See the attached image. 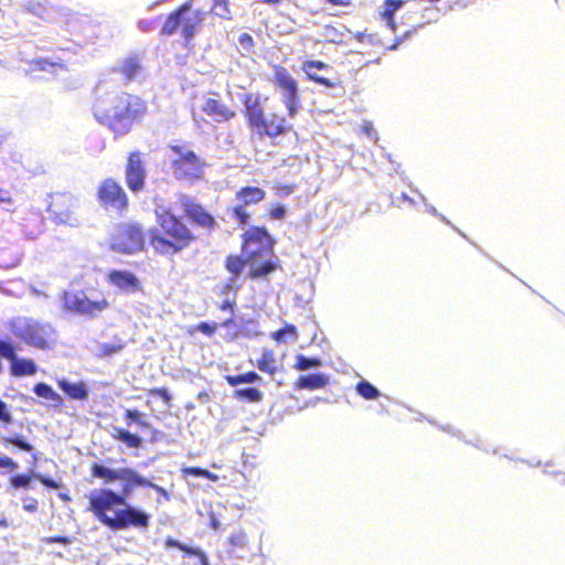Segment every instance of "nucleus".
<instances>
[{"instance_id":"nucleus-1","label":"nucleus","mask_w":565,"mask_h":565,"mask_svg":"<svg viewBox=\"0 0 565 565\" xmlns=\"http://www.w3.org/2000/svg\"><path fill=\"white\" fill-rule=\"evenodd\" d=\"M90 476L99 479L104 484L120 482V491L103 487L92 490L87 494L86 510L104 526L111 531H121L129 527L147 529L150 516L145 511L127 503L134 490L153 487L152 482L143 478L132 468L113 469L103 463L94 462L89 468Z\"/></svg>"},{"instance_id":"nucleus-2","label":"nucleus","mask_w":565,"mask_h":565,"mask_svg":"<svg viewBox=\"0 0 565 565\" xmlns=\"http://www.w3.org/2000/svg\"><path fill=\"white\" fill-rule=\"evenodd\" d=\"M94 118L116 136L127 135L147 113L146 102L127 92H107L97 86L92 104Z\"/></svg>"},{"instance_id":"nucleus-3","label":"nucleus","mask_w":565,"mask_h":565,"mask_svg":"<svg viewBox=\"0 0 565 565\" xmlns=\"http://www.w3.org/2000/svg\"><path fill=\"white\" fill-rule=\"evenodd\" d=\"M147 236L153 254L166 258L180 255L198 242V235L169 207L156 212V226Z\"/></svg>"},{"instance_id":"nucleus-4","label":"nucleus","mask_w":565,"mask_h":565,"mask_svg":"<svg viewBox=\"0 0 565 565\" xmlns=\"http://www.w3.org/2000/svg\"><path fill=\"white\" fill-rule=\"evenodd\" d=\"M276 241L265 226H249L241 235V252L249 260L248 277L252 280L266 278L280 270L281 264L275 255Z\"/></svg>"},{"instance_id":"nucleus-5","label":"nucleus","mask_w":565,"mask_h":565,"mask_svg":"<svg viewBox=\"0 0 565 565\" xmlns=\"http://www.w3.org/2000/svg\"><path fill=\"white\" fill-rule=\"evenodd\" d=\"M243 116L247 127L260 138H269L273 142L276 138L294 131V125L280 114H265L262 96L257 93H246L241 96Z\"/></svg>"},{"instance_id":"nucleus-6","label":"nucleus","mask_w":565,"mask_h":565,"mask_svg":"<svg viewBox=\"0 0 565 565\" xmlns=\"http://www.w3.org/2000/svg\"><path fill=\"white\" fill-rule=\"evenodd\" d=\"M207 12L203 9L192 8V0H186L171 13H169L160 29V34L170 36L181 33L185 42H190L200 31Z\"/></svg>"},{"instance_id":"nucleus-7","label":"nucleus","mask_w":565,"mask_h":565,"mask_svg":"<svg viewBox=\"0 0 565 565\" xmlns=\"http://www.w3.org/2000/svg\"><path fill=\"white\" fill-rule=\"evenodd\" d=\"M62 310L70 315H76L88 319H95L110 309V302L100 294L90 297L85 290H65L61 295Z\"/></svg>"},{"instance_id":"nucleus-8","label":"nucleus","mask_w":565,"mask_h":565,"mask_svg":"<svg viewBox=\"0 0 565 565\" xmlns=\"http://www.w3.org/2000/svg\"><path fill=\"white\" fill-rule=\"evenodd\" d=\"M168 148L175 156L170 163L175 180L192 183L203 178L205 163L185 142L169 145Z\"/></svg>"},{"instance_id":"nucleus-9","label":"nucleus","mask_w":565,"mask_h":565,"mask_svg":"<svg viewBox=\"0 0 565 565\" xmlns=\"http://www.w3.org/2000/svg\"><path fill=\"white\" fill-rule=\"evenodd\" d=\"M271 82L282 96V103L287 109L288 117H296L301 108L297 79L291 75L288 68L277 64L273 66Z\"/></svg>"},{"instance_id":"nucleus-10","label":"nucleus","mask_w":565,"mask_h":565,"mask_svg":"<svg viewBox=\"0 0 565 565\" xmlns=\"http://www.w3.org/2000/svg\"><path fill=\"white\" fill-rule=\"evenodd\" d=\"M111 249L122 254L139 253L145 247V234L137 223L119 224L111 235Z\"/></svg>"},{"instance_id":"nucleus-11","label":"nucleus","mask_w":565,"mask_h":565,"mask_svg":"<svg viewBox=\"0 0 565 565\" xmlns=\"http://www.w3.org/2000/svg\"><path fill=\"white\" fill-rule=\"evenodd\" d=\"M266 198L263 188L256 185H244L235 192L236 204L230 207L228 212L238 226H246L252 218L248 206L257 205Z\"/></svg>"},{"instance_id":"nucleus-12","label":"nucleus","mask_w":565,"mask_h":565,"mask_svg":"<svg viewBox=\"0 0 565 565\" xmlns=\"http://www.w3.org/2000/svg\"><path fill=\"white\" fill-rule=\"evenodd\" d=\"M96 198L99 205L106 210L124 212L129 205L125 189L119 181L110 177L102 180L96 191Z\"/></svg>"},{"instance_id":"nucleus-13","label":"nucleus","mask_w":565,"mask_h":565,"mask_svg":"<svg viewBox=\"0 0 565 565\" xmlns=\"http://www.w3.org/2000/svg\"><path fill=\"white\" fill-rule=\"evenodd\" d=\"M55 330L51 323L28 320L20 329L18 337L28 345L36 349H47L52 342Z\"/></svg>"},{"instance_id":"nucleus-14","label":"nucleus","mask_w":565,"mask_h":565,"mask_svg":"<svg viewBox=\"0 0 565 565\" xmlns=\"http://www.w3.org/2000/svg\"><path fill=\"white\" fill-rule=\"evenodd\" d=\"M76 198L67 191H57L49 195L47 212L57 224H65L72 220L77 210Z\"/></svg>"},{"instance_id":"nucleus-15","label":"nucleus","mask_w":565,"mask_h":565,"mask_svg":"<svg viewBox=\"0 0 565 565\" xmlns=\"http://www.w3.org/2000/svg\"><path fill=\"white\" fill-rule=\"evenodd\" d=\"M147 169L145 164V154L135 150L128 153L125 166V181L128 189L138 193L146 186Z\"/></svg>"},{"instance_id":"nucleus-16","label":"nucleus","mask_w":565,"mask_h":565,"mask_svg":"<svg viewBox=\"0 0 565 565\" xmlns=\"http://www.w3.org/2000/svg\"><path fill=\"white\" fill-rule=\"evenodd\" d=\"M178 201L184 215L192 224L209 232L216 227L217 224L214 216L194 198L181 194Z\"/></svg>"},{"instance_id":"nucleus-17","label":"nucleus","mask_w":565,"mask_h":565,"mask_svg":"<svg viewBox=\"0 0 565 565\" xmlns=\"http://www.w3.org/2000/svg\"><path fill=\"white\" fill-rule=\"evenodd\" d=\"M0 355L10 362V374L14 377L31 376L38 372L33 360L17 356L15 347L10 341L0 340Z\"/></svg>"},{"instance_id":"nucleus-18","label":"nucleus","mask_w":565,"mask_h":565,"mask_svg":"<svg viewBox=\"0 0 565 565\" xmlns=\"http://www.w3.org/2000/svg\"><path fill=\"white\" fill-rule=\"evenodd\" d=\"M106 281L124 294H136L142 291L140 279L131 271L111 269L106 274Z\"/></svg>"},{"instance_id":"nucleus-19","label":"nucleus","mask_w":565,"mask_h":565,"mask_svg":"<svg viewBox=\"0 0 565 565\" xmlns=\"http://www.w3.org/2000/svg\"><path fill=\"white\" fill-rule=\"evenodd\" d=\"M301 71L305 73V77L308 82L319 84L326 88H334L339 85V82L335 78H330L327 76L319 75L316 70L323 71L328 70L330 66L323 61L319 60H305L301 63Z\"/></svg>"},{"instance_id":"nucleus-20","label":"nucleus","mask_w":565,"mask_h":565,"mask_svg":"<svg viewBox=\"0 0 565 565\" xmlns=\"http://www.w3.org/2000/svg\"><path fill=\"white\" fill-rule=\"evenodd\" d=\"M202 110L214 121L222 124L236 118V110L220 98L209 97L205 99Z\"/></svg>"},{"instance_id":"nucleus-21","label":"nucleus","mask_w":565,"mask_h":565,"mask_svg":"<svg viewBox=\"0 0 565 565\" xmlns=\"http://www.w3.org/2000/svg\"><path fill=\"white\" fill-rule=\"evenodd\" d=\"M122 417L125 419V423L130 426L135 424L137 427H139L142 430H151L149 441L154 444L158 443L162 437L163 433L159 429L152 428L149 420L146 418V414L138 411L137 408H127L125 409Z\"/></svg>"},{"instance_id":"nucleus-22","label":"nucleus","mask_w":565,"mask_h":565,"mask_svg":"<svg viewBox=\"0 0 565 565\" xmlns=\"http://www.w3.org/2000/svg\"><path fill=\"white\" fill-rule=\"evenodd\" d=\"M329 383V377L323 373H312V374H306L300 375L295 382H294V388L301 391V390H308V391H315L324 387Z\"/></svg>"},{"instance_id":"nucleus-23","label":"nucleus","mask_w":565,"mask_h":565,"mask_svg":"<svg viewBox=\"0 0 565 565\" xmlns=\"http://www.w3.org/2000/svg\"><path fill=\"white\" fill-rule=\"evenodd\" d=\"M57 385L70 399L86 401L88 398V390L83 381L72 383L62 379L57 381Z\"/></svg>"},{"instance_id":"nucleus-24","label":"nucleus","mask_w":565,"mask_h":565,"mask_svg":"<svg viewBox=\"0 0 565 565\" xmlns=\"http://www.w3.org/2000/svg\"><path fill=\"white\" fill-rule=\"evenodd\" d=\"M142 70L140 60L138 56H128L124 58L116 67V72L124 76L126 82L134 81Z\"/></svg>"},{"instance_id":"nucleus-25","label":"nucleus","mask_w":565,"mask_h":565,"mask_svg":"<svg viewBox=\"0 0 565 565\" xmlns=\"http://www.w3.org/2000/svg\"><path fill=\"white\" fill-rule=\"evenodd\" d=\"M111 437L115 440L121 441L128 448H131V449H138V448L142 447V444H143L142 438L139 435L131 433L128 429L120 428V427L114 428V431L111 433Z\"/></svg>"},{"instance_id":"nucleus-26","label":"nucleus","mask_w":565,"mask_h":565,"mask_svg":"<svg viewBox=\"0 0 565 565\" xmlns=\"http://www.w3.org/2000/svg\"><path fill=\"white\" fill-rule=\"evenodd\" d=\"M246 265H249V260L243 255L230 254L224 260V267L231 274L232 281L237 279Z\"/></svg>"},{"instance_id":"nucleus-27","label":"nucleus","mask_w":565,"mask_h":565,"mask_svg":"<svg viewBox=\"0 0 565 565\" xmlns=\"http://www.w3.org/2000/svg\"><path fill=\"white\" fill-rule=\"evenodd\" d=\"M33 392L39 396L50 402L53 407L63 406V398L60 394H57L49 384L46 383H38L33 387Z\"/></svg>"},{"instance_id":"nucleus-28","label":"nucleus","mask_w":565,"mask_h":565,"mask_svg":"<svg viewBox=\"0 0 565 565\" xmlns=\"http://www.w3.org/2000/svg\"><path fill=\"white\" fill-rule=\"evenodd\" d=\"M407 0H385L383 3L382 18L386 21L392 31H395V13L399 10Z\"/></svg>"},{"instance_id":"nucleus-29","label":"nucleus","mask_w":565,"mask_h":565,"mask_svg":"<svg viewBox=\"0 0 565 565\" xmlns=\"http://www.w3.org/2000/svg\"><path fill=\"white\" fill-rule=\"evenodd\" d=\"M257 367L269 375H275L278 371L277 361L273 350H264L257 361Z\"/></svg>"},{"instance_id":"nucleus-30","label":"nucleus","mask_w":565,"mask_h":565,"mask_svg":"<svg viewBox=\"0 0 565 565\" xmlns=\"http://www.w3.org/2000/svg\"><path fill=\"white\" fill-rule=\"evenodd\" d=\"M210 12L225 21H231L234 17L230 0H212Z\"/></svg>"},{"instance_id":"nucleus-31","label":"nucleus","mask_w":565,"mask_h":565,"mask_svg":"<svg viewBox=\"0 0 565 565\" xmlns=\"http://www.w3.org/2000/svg\"><path fill=\"white\" fill-rule=\"evenodd\" d=\"M322 42L341 43L343 41L342 31L333 23L324 24L320 31Z\"/></svg>"},{"instance_id":"nucleus-32","label":"nucleus","mask_w":565,"mask_h":565,"mask_svg":"<svg viewBox=\"0 0 565 565\" xmlns=\"http://www.w3.org/2000/svg\"><path fill=\"white\" fill-rule=\"evenodd\" d=\"M1 444L6 447L15 446L25 452H32L33 446L20 434L4 436L0 439Z\"/></svg>"},{"instance_id":"nucleus-33","label":"nucleus","mask_w":565,"mask_h":565,"mask_svg":"<svg viewBox=\"0 0 565 565\" xmlns=\"http://www.w3.org/2000/svg\"><path fill=\"white\" fill-rule=\"evenodd\" d=\"M234 397L248 403H259L263 399V393L257 387H246L236 390Z\"/></svg>"},{"instance_id":"nucleus-34","label":"nucleus","mask_w":565,"mask_h":565,"mask_svg":"<svg viewBox=\"0 0 565 565\" xmlns=\"http://www.w3.org/2000/svg\"><path fill=\"white\" fill-rule=\"evenodd\" d=\"M226 383L231 386H237L243 383H255L260 380V376L255 371H248L237 375H225Z\"/></svg>"},{"instance_id":"nucleus-35","label":"nucleus","mask_w":565,"mask_h":565,"mask_svg":"<svg viewBox=\"0 0 565 565\" xmlns=\"http://www.w3.org/2000/svg\"><path fill=\"white\" fill-rule=\"evenodd\" d=\"M356 393L364 399L371 401L380 397V391L369 381L362 380L355 385Z\"/></svg>"},{"instance_id":"nucleus-36","label":"nucleus","mask_w":565,"mask_h":565,"mask_svg":"<svg viewBox=\"0 0 565 565\" xmlns=\"http://www.w3.org/2000/svg\"><path fill=\"white\" fill-rule=\"evenodd\" d=\"M321 365V360L319 358H308L303 354H298L296 356V362L294 367L298 371H306L311 367H318Z\"/></svg>"},{"instance_id":"nucleus-37","label":"nucleus","mask_w":565,"mask_h":565,"mask_svg":"<svg viewBox=\"0 0 565 565\" xmlns=\"http://www.w3.org/2000/svg\"><path fill=\"white\" fill-rule=\"evenodd\" d=\"M286 334H288L291 339H296L297 328L294 324L286 323L281 329L273 332L271 339L278 343L286 342Z\"/></svg>"},{"instance_id":"nucleus-38","label":"nucleus","mask_w":565,"mask_h":565,"mask_svg":"<svg viewBox=\"0 0 565 565\" xmlns=\"http://www.w3.org/2000/svg\"><path fill=\"white\" fill-rule=\"evenodd\" d=\"M32 478L33 477L31 475H15L10 478L9 484L13 489H28L30 487Z\"/></svg>"},{"instance_id":"nucleus-39","label":"nucleus","mask_w":565,"mask_h":565,"mask_svg":"<svg viewBox=\"0 0 565 565\" xmlns=\"http://www.w3.org/2000/svg\"><path fill=\"white\" fill-rule=\"evenodd\" d=\"M180 551L184 552L188 556H195L199 558L201 565H209V558L206 554L200 548H193L182 543Z\"/></svg>"},{"instance_id":"nucleus-40","label":"nucleus","mask_w":565,"mask_h":565,"mask_svg":"<svg viewBox=\"0 0 565 565\" xmlns=\"http://www.w3.org/2000/svg\"><path fill=\"white\" fill-rule=\"evenodd\" d=\"M148 395L157 396V397L161 398L166 404H169L172 399L170 392L166 387L150 388V390H148Z\"/></svg>"},{"instance_id":"nucleus-41","label":"nucleus","mask_w":565,"mask_h":565,"mask_svg":"<svg viewBox=\"0 0 565 565\" xmlns=\"http://www.w3.org/2000/svg\"><path fill=\"white\" fill-rule=\"evenodd\" d=\"M218 328L217 323H209V322H200L196 326H194V330L202 332L203 334L207 337H212Z\"/></svg>"},{"instance_id":"nucleus-42","label":"nucleus","mask_w":565,"mask_h":565,"mask_svg":"<svg viewBox=\"0 0 565 565\" xmlns=\"http://www.w3.org/2000/svg\"><path fill=\"white\" fill-rule=\"evenodd\" d=\"M74 539L72 536L67 535H53L47 536L43 539V542L46 544H62V545H68L73 543Z\"/></svg>"},{"instance_id":"nucleus-43","label":"nucleus","mask_w":565,"mask_h":565,"mask_svg":"<svg viewBox=\"0 0 565 565\" xmlns=\"http://www.w3.org/2000/svg\"><path fill=\"white\" fill-rule=\"evenodd\" d=\"M227 543L234 548H241L246 543V535L243 532L233 533L228 536Z\"/></svg>"},{"instance_id":"nucleus-44","label":"nucleus","mask_w":565,"mask_h":565,"mask_svg":"<svg viewBox=\"0 0 565 565\" xmlns=\"http://www.w3.org/2000/svg\"><path fill=\"white\" fill-rule=\"evenodd\" d=\"M267 215L271 218V220H284L286 217V209L284 205L281 204H276V205H273L269 210H268V213Z\"/></svg>"},{"instance_id":"nucleus-45","label":"nucleus","mask_w":565,"mask_h":565,"mask_svg":"<svg viewBox=\"0 0 565 565\" xmlns=\"http://www.w3.org/2000/svg\"><path fill=\"white\" fill-rule=\"evenodd\" d=\"M295 184L277 183L274 185V191L278 196H288L295 191Z\"/></svg>"},{"instance_id":"nucleus-46","label":"nucleus","mask_w":565,"mask_h":565,"mask_svg":"<svg viewBox=\"0 0 565 565\" xmlns=\"http://www.w3.org/2000/svg\"><path fill=\"white\" fill-rule=\"evenodd\" d=\"M12 422L8 404L0 399V423L9 425Z\"/></svg>"},{"instance_id":"nucleus-47","label":"nucleus","mask_w":565,"mask_h":565,"mask_svg":"<svg viewBox=\"0 0 565 565\" xmlns=\"http://www.w3.org/2000/svg\"><path fill=\"white\" fill-rule=\"evenodd\" d=\"M19 468V465L15 460L8 456H0V469H7L9 471H14Z\"/></svg>"},{"instance_id":"nucleus-48","label":"nucleus","mask_w":565,"mask_h":565,"mask_svg":"<svg viewBox=\"0 0 565 565\" xmlns=\"http://www.w3.org/2000/svg\"><path fill=\"white\" fill-rule=\"evenodd\" d=\"M35 479H38L43 486L50 488V489H60L61 488V483L55 481L54 479L52 478H49L46 476H43V475H35Z\"/></svg>"},{"instance_id":"nucleus-49","label":"nucleus","mask_w":565,"mask_h":565,"mask_svg":"<svg viewBox=\"0 0 565 565\" xmlns=\"http://www.w3.org/2000/svg\"><path fill=\"white\" fill-rule=\"evenodd\" d=\"M205 469L200 467H186L182 469L184 476L204 477Z\"/></svg>"},{"instance_id":"nucleus-50","label":"nucleus","mask_w":565,"mask_h":565,"mask_svg":"<svg viewBox=\"0 0 565 565\" xmlns=\"http://www.w3.org/2000/svg\"><path fill=\"white\" fill-rule=\"evenodd\" d=\"M234 307H235V300L234 299H225L223 300L220 306H218V309L221 311H228L231 313L234 312Z\"/></svg>"},{"instance_id":"nucleus-51","label":"nucleus","mask_w":565,"mask_h":565,"mask_svg":"<svg viewBox=\"0 0 565 565\" xmlns=\"http://www.w3.org/2000/svg\"><path fill=\"white\" fill-rule=\"evenodd\" d=\"M38 500L34 498L26 499L23 504V509L30 513H33L38 510Z\"/></svg>"},{"instance_id":"nucleus-52","label":"nucleus","mask_w":565,"mask_h":565,"mask_svg":"<svg viewBox=\"0 0 565 565\" xmlns=\"http://www.w3.org/2000/svg\"><path fill=\"white\" fill-rule=\"evenodd\" d=\"M12 202H13V198H12L10 191L0 188V203H8V204H10Z\"/></svg>"},{"instance_id":"nucleus-53","label":"nucleus","mask_w":565,"mask_h":565,"mask_svg":"<svg viewBox=\"0 0 565 565\" xmlns=\"http://www.w3.org/2000/svg\"><path fill=\"white\" fill-rule=\"evenodd\" d=\"M324 2L334 7H351L353 4V0H324Z\"/></svg>"},{"instance_id":"nucleus-54","label":"nucleus","mask_w":565,"mask_h":565,"mask_svg":"<svg viewBox=\"0 0 565 565\" xmlns=\"http://www.w3.org/2000/svg\"><path fill=\"white\" fill-rule=\"evenodd\" d=\"M164 545L167 547H173V548H178L180 550L182 543L177 541L175 539H172V537H168L166 541H164Z\"/></svg>"},{"instance_id":"nucleus-55","label":"nucleus","mask_w":565,"mask_h":565,"mask_svg":"<svg viewBox=\"0 0 565 565\" xmlns=\"http://www.w3.org/2000/svg\"><path fill=\"white\" fill-rule=\"evenodd\" d=\"M35 64L40 70H45L47 65H53L52 63L43 58L36 60Z\"/></svg>"},{"instance_id":"nucleus-56","label":"nucleus","mask_w":565,"mask_h":565,"mask_svg":"<svg viewBox=\"0 0 565 565\" xmlns=\"http://www.w3.org/2000/svg\"><path fill=\"white\" fill-rule=\"evenodd\" d=\"M203 478H206V479H209L211 481H217L218 480V477L215 473H213V472H211V471H209L206 469H205Z\"/></svg>"},{"instance_id":"nucleus-57","label":"nucleus","mask_w":565,"mask_h":565,"mask_svg":"<svg viewBox=\"0 0 565 565\" xmlns=\"http://www.w3.org/2000/svg\"><path fill=\"white\" fill-rule=\"evenodd\" d=\"M234 323H235V322H234V319H233V318H230V319H227V320L223 321V322L221 323V326H222V327H225V328H228V327L233 326Z\"/></svg>"},{"instance_id":"nucleus-58","label":"nucleus","mask_w":565,"mask_h":565,"mask_svg":"<svg viewBox=\"0 0 565 565\" xmlns=\"http://www.w3.org/2000/svg\"><path fill=\"white\" fill-rule=\"evenodd\" d=\"M262 2L266 4H278L281 0H260Z\"/></svg>"},{"instance_id":"nucleus-59","label":"nucleus","mask_w":565,"mask_h":565,"mask_svg":"<svg viewBox=\"0 0 565 565\" xmlns=\"http://www.w3.org/2000/svg\"><path fill=\"white\" fill-rule=\"evenodd\" d=\"M0 526H1V527H7V526H8V522H7V519H6V518H1V519H0Z\"/></svg>"},{"instance_id":"nucleus-60","label":"nucleus","mask_w":565,"mask_h":565,"mask_svg":"<svg viewBox=\"0 0 565 565\" xmlns=\"http://www.w3.org/2000/svg\"><path fill=\"white\" fill-rule=\"evenodd\" d=\"M402 199H403V200H405V201H407V202H409V203H413V200H412V199H409V198H408L407 195H405V194H403V195H402Z\"/></svg>"},{"instance_id":"nucleus-61","label":"nucleus","mask_w":565,"mask_h":565,"mask_svg":"<svg viewBox=\"0 0 565 565\" xmlns=\"http://www.w3.org/2000/svg\"><path fill=\"white\" fill-rule=\"evenodd\" d=\"M364 129H365V131H366L367 134H370V132H371V130H372V126H371V125H366V126L364 127Z\"/></svg>"},{"instance_id":"nucleus-62","label":"nucleus","mask_w":565,"mask_h":565,"mask_svg":"<svg viewBox=\"0 0 565 565\" xmlns=\"http://www.w3.org/2000/svg\"><path fill=\"white\" fill-rule=\"evenodd\" d=\"M32 457H33V460H34V461H38V456H36L35 454H33V456H32Z\"/></svg>"}]
</instances>
